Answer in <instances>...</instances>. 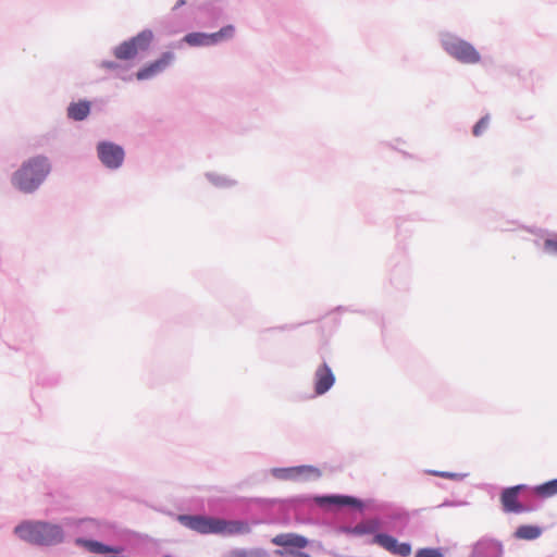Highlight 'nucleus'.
I'll return each instance as SVG.
<instances>
[{"label":"nucleus","mask_w":557,"mask_h":557,"mask_svg":"<svg viewBox=\"0 0 557 557\" xmlns=\"http://www.w3.org/2000/svg\"><path fill=\"white\" fill-rule=\"evenodd\" d=\"M50 172V164L45 157H35L23 163L14 173L13 184L21 190H35Z\"/></svg>","instance_id":"f257e3e1"},{"label":"nucleus","mask_w":557,"mask_h":557,"mask_svg":"<svg viewBox=\"0 0 557 557\" xmlns=\"http://www.w3.org/2000/svg\"><path fill=\"white\" fill-rule=\"evenodd\" d=\"M17 536L38 545H52L62 541L63 532L59 525L47 522H26L15 528Z\"/></svg>","instance_id":"f03ea898"},{"label":"nucleus","mask_w":557,"mask_h":557,"mask_svg":"<svg viewBox=\"0 0 557 557\" xmlns=\"http://www.w3.org/2000/svg\"><path fill=\"white\" fill-rule=\"evenodd\" d=\"M152 40L153 33L150 29H145L135 37L119 45L114 49V55L120 60L134 59L139 52L148 50Z\"/></svg>","instance_id":"7ed1b4c3"},{"label":"nucleus","mask_w":557,"mask_h":557,"mask_svg":"<svg viewBox=\"0 0 557 557\" xmlns=\"http://www.w3.org/2000/svg\"><path fill=\"white\" fill-rule=\"evenodd\" d=\"M443 47L449 55L461 63L475 64L481 60L476 49L462 39L448 37L443 40Z\"/></svg>","instance_id":"20e7f679"},{"label":"nucleus","mask_w":557,"mask_h":557,"mask_svg":"<svg viewBox=\"0 0 557 557\" xmlns=\"http://www.w3.org/2000/svg\"><path fill=\"white\" fill-rule=\"evenodd\" d=\"M180 521L187 528L201 534H219L222 519L205 516H180Z\"/></svg>","instance_id":"39448f33"},{"label":"nucleus","mask_w":557,"mask_h":557,"mask_svg":"<svg viewBox=\"0 0 557 557\" xmlns=\"http://www.w3.org/2000/svg\"><path fill=\"white\" fill-rule=\"evenodd\" d=\"M97 150L99 159L107 168L116 169L124 160V150L122 147L112 143H100Z\"/></svg>","instance_id":"423d86ee"},{"label":"nucleus","mask_w":557,"mask_h":557,"mask_svg":"<svg viewBox=\"0 0 557 557\" xmlns=\"http://www.w3.org/2000/svg\"><path fill=\"white\" fill-rule=\"evenodd\" d=\"M372 543L380 545L391 554L399 557H408L411 554V545L409 543H398L395 537L388 534H376Z\"/></svg>","instance_id":"0eeeda50"},{"label":"nucleus","mask_w":557,"mask_h":557,"mask_svg":"<svg viewBox=\"0 0 557 557\" xmlns=\"http://www.w3.org/2000/svg\"><path fill=\"white\" fill-rule=\"evenodd\" d=\"M524 488V485H516L508 488H505L500 494V503L503 506V510L508 513H521L528 510L525 506H523L519 502V493Z\"/></svg>","instance_id":"6e6552de"},{"label":"nucleus","mask_w":557,"mask_h":557,"mask_svg":"<svg viewBox=\"0 0 557 557\" xmlns=\"http://www.w3.org/2000/svg\"><path fill=\"white\" fill-rule=\"evenodd\" d=\"M174 60L172 52H164L158 60L146 65L136 73L138 81L149 79L162 73Z\"/></svg>","instance_id":"1a4fd4ad"},{"label":"nucleus","mask_w":557,"mask_h":557,"mask_svg":"<svg viewBox=\"0 0 557 557\" xmlns=\"http://www.w3.org/2000/svg\"><path fill=\"white\" fill-rule=\"evenodd\" d=\"M335 376L326 363L321 364L314 374V391L317 395L326 393L334 384Z\"/></svg>","instance_id":"9d476101"},{"label":"nucleus","mask_w":557,"mask_h":557,"mask_svg":"<svg viewBox=\"0 0 557 557\" xmlns=\"http://www.w3.org/2000/svg\"><path fill=\"white\" fill-rule=\"evenodd\" d=\"M272 543L277 546H290L296 548H305L308 545V540L296 533H281L272 539Z\"/></svg>","instance_id":"9b49d317"},{"label":"nucleus","mask_w":557,"mask_h":557,"mask_svg":"<svg viewBox=\"0 0 557 557\" xmlns=\"http://www.w3.org/2000/svg\"><path fill=\"white\" fill-rule=\"evenodd\" d=\"M76 544L85 547L88 552L95 553V554H109V553L120 554L123 550L121 547L109 546V545H104L97 541L84 540V539H77Z\"/></svg>","instance_id":"f8f14e48"},{"label":"nucleus","mask_w":557,"mask_h":557,"mask_svg":"<svg viewBox=\"0 0 557 557\" xmlns=\"http://www.w3.org/2000/svg\"><path fill=\"white\" fill-rule=\"evenodd\" d=\"M286 478L288 479H318L321 476L319 469L312 466H299L286 469Z\"/></svg>","instance_id":"ddd939ff"},{"label":"nucleus","mask_w":557,"mask_h":557,"mask_svg":"<svg viewBox=\"0 0 557 557\" xmlns=\"http://www.w3.org/2000/svg\"><path fill=\"white\" fill-rule=\"evenodd\" d=\"M318 504L336 506H361L360 502L349 496H326L317 498Z\"/></svg>","instance_id":"4468645a"},{"label":"nucleus","mask_w":557,"mask_h":557,"mask_svg":"<svg viewBox=\"0 0 557 557\" xmlns=\"http://www.w3.org/2000/svg\"><path fill=\"white\" fill-rule=\"evenodd\" d=\"M90 112V103L88 101H79L75 103H71L67 108V115L69 117L75 120V121H82Z\"/></svg>","instance_id":"2eb2a0df"},{"label":"nucleus","mask_w":557,"mask_h":557,"mask_svg":"<svg viewBox=\"0 0 557 557\" xmlns=\"http://www.w3.org/2000/svg\"><path fill=\"white\" fill-rule=\"evenodd\" d=\"M219 534H245L249 532V525L242 521H226L222 519Z\"/></svg>","instance_id":"dca6fc26"},{"label":"nucleus","mask_w":557,"mask_h":557,"mask_svg":"<svg viewBox=\"0 0 557 557\" xmlns=\"http://www.w3.org/2000/svg\"><path fill=\"white\" fill-rule=\"evenodd\" d=\"M234 34L235 28L233 25H226L216 33L208 34L210 46L231 39L234 36Z\"/></svg>","instance_id":"f3484780"},{"label":"nucleus","mask_w":557,"mask_h":557,"mask_svg":"<svg viewBox=\"0 0 557 557\" xmlns=\"http://www.w3.org/2000/svg\"><path fill=\"white\" fill-rule=\"evenodd\" d=\"M534 493L541 498H548L557 494V479L547 481L534 487Z\"/></svg>","instance_id":"a211bd4d"},{"label":"nucleus","mask_w":557,"mask_h":557,"mask_svg":"<svg viewBox=\"0 0 557 557\" xmlns=\"http://www.w3.org/2000/svg\"><path fill=\"white\" fill-rule=\"evenodd\" d=\"M541 535V529L534 525H521L516 531V536L522 540H534Z\"/></svg>","instance_id":"6ab92c4d"},{"label":"nucleus","mask_w":557,"mask_h":557,"mask_svg":"<svg viewBox=\"0 0 557 557\" xmlns=\"http://www.w3.org/2000/svg\"><path fill=\"white\" fill-rule=\"evenodd\" d=\"M184 41L189 46H210L208 34L189 33L184 37Z\"/></svg>","instance_id":"aec40b11"},{"label":"nucleus","mask_w":557,"mask_h":557,"mask_svg":"<svg viewBox=\"0 0 557 557\" xmlns=\"http://www.w3.org/2000/svg\"><path fill=\"white\" fill-rule=\"evenodd\" d=\"M227 557H268V555L262 549H253V550L235 549V550L231 552Z\"/></svg>","instance_id":"412c9836"},{"label":"nucleus","mask_w":557,"mask_h":557,"mask_svg":"<svg viewBox=\"0 0 557 557\" xmlns=\"http://www.w3.org/2000/svg\"><path fill=\"white\" fill-rule=\"evenodd\" d=\"M376 523L373 521H367L357 524L352 530L351 533L362 535L367 533H372L376 529Z\"/></svg>","instance_id":"4be33fe9"},{"label":"nucleus","mask_w":557,"mask_h":557,"mask_svg":"<svg viewBox=\"0 0 557 557\" xmlns=\"http://www.w3.org/2000/svg\"><path fill=\"white\" fill-rule=\"evenodd\" d=\"M490 119L488 116L482 117L473 127V135L481 136L485 129L488 127Z\"/></svg>","instance_id":"5701e85b"},{"label":"nucleus","mask_w":557,"mask_h":557,"mask_svg":"<svg viewBox=\"0 0 557 557\" xmlns=\"http://www.w3.org/2000/svg\"><path fill=\"white\" fill-rule=\"evenodd\" d=\"M416 557H443V555L434 548H422L417 552Z\"/></svg>","instance_id":"b1692460"},{"label":"nucleus","mask_w":557,"mask_h":557,"mask_svg":"<svg viewBox=\"0 0 557 557\" xmlns=\"http://www.w3.org/2000/svg\"><path fill=\"white\" fill-rule=\"evenodd\" d=\"M545 247L550 250V251H554L557 253V242L555 240H546L545 242Z\"/></svg>","instance_id":"393cba45"},{"label":"nucleus","mask_w":557,"mask_h":557,"mask_svg":"<svg viewBox=\"0 0 557 557\" xmlns=\"http://www.w3.org/2000/svg\"><path fill=\"white\" fill-rule=\"evenodd\" d=\"M290 554L296 557H311L309 554L302 553V552H296V553L290 552Z\"/></svg>","instance_id":"a878e982"},{"label":"nucleus","mask_w":557,"mask_h":557,"mask_svg":"<svg viewBox=\"0 0 557 557\" xmlns=\"http://www.w3.org/2000/svg\"><path fill=\"white\" fill-rule=\"evenodd\" d=\"M485 545V543H478L474 548L475 554H478L482 548H484Z\"/></svg>","instance_id":"bb28decb"},{"label":"nucleus","mask_w":557,"mask_h":557,"mask_svg":"<svg viewBox=\"0 0 557 557\" xmlns=\"http://www.w3.org/2000/svg\"><path fill=\"white\" fill-rule=\"evenodd\" d=\"M183 4H185V0H180V1H177V3H176V8H177V7H181V5H183Z\"/></svg>","instance_id":"cd10ccee"},{"label":"nucleus","mask_w":557,"mask_h":557,"mask_svg":"<svg viewBox=\"0 0 557 557\" xmlns=\"http://www.w3.org/2000/svg\"><path fill=\"white\" fill-rule=\"evenodd\" d=\"M276 554H277V555H281V556H283V555H284V553H283L282 550H276Z\"/></svg>","instance_id":"c85d7f7f"},{"label":"nucleus","mask_w":557,"mask_h":557,"mask_svg":"<svg viewBox=\"0 0 557 557\" xmlns=\"http://www.w3.org/2000/svg\"><path fill=\"white\" fill-rule=\"evenodd\" d=\"M107 66L111 67V69L114 67V65L112 63H108Z\"/></svg>","instance_id":"c756f323"},{"label":"nucleus","mask_w":557,"mask_h":557,"mask_svg":"<svg viewBox=\"0 0 557 557\" xmlns=\"http://www.w3.org/2000/svg\"><path fill=\"white\" fill-rule=\"evenodd\" d=\"M441 475H442V476H444V478H447V476H448V474H447V473H441Z\"/></svg>","instance_id":"7c9ffc66"}]
</instances>
